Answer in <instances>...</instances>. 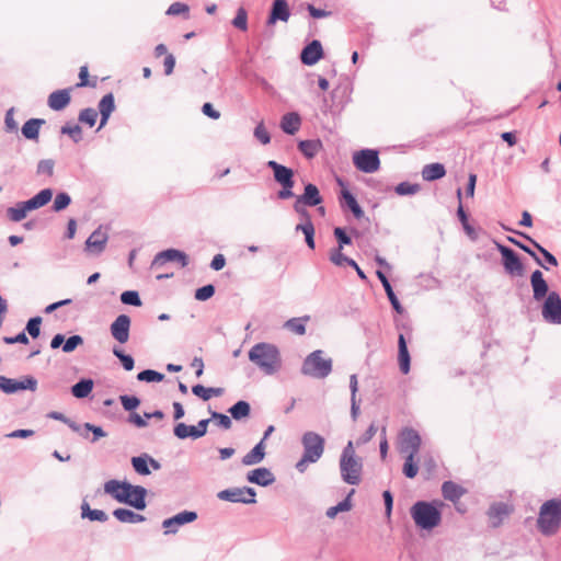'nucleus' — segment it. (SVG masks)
<instances>
[{"mask_svg":"<svg viewBox=\"0 0 561 561\" xmlns=\"http://www.w3.org/2000/svg\"><path fill=\"white\" fill-rule=\"evenodd\" d=\"M81 518L89 519L91 522L105 523L108 519V515L102 510H92L89 503L83 500L81 503Z\"/></svg>","mask_w":561,"mask_h":561,"instance_id":"c9c22d12","label":"nucleus"},{"mask_svg":"<svg viewBox=\"0 0 561 561\" xmlns=\"http://www.w3.org/2000/svg\"><path fill=\"white\" fill-rule=\"evenodd\" d=\"M70 101V89H60L49 94L47 103L53 111H62Z\"/></svg>","mask_w":561,"mask_h":561,"instance_id":"393cba45","label":"nucleus"},{"mask_svg":"<svg viewBox=\"0 0 561 561\" xmlns=\"http://www.w3.org/2000/svg\"><path fill=\"white\" fill-rule=\"evenodd\" d=\"M334 238L337 241V248L343 249L352 243V238L347 234L345 228L335 227L333 230Z\"/></svg>","mask_w":561,"mask_h":561,"instance_id":"69168bd1","label":"nucleus"},{"mask_svg":"<svg viewBox=\"0 0 561 561\" xmlns=\"http://www.w3.org/2000/svg\"><path fill=\"white\" fill-rule=\"evenodd\" d=\"M446 175L445 165L438 162L430 163L423 167L422 178L427 181H436Z\"/></svg>","mask_w":561,"mask_h":561,"instance_id":"f704fd0d","label":"nucleus"},{"mask_svg":"<svg viewBox=\"0 0 561 561\" xmlns=\"http://www.w3.org/2000/svg\"><path fill=\"white\" fill-rule=\"evenodd\" d=\"M514 512V506L505 502L492 503L488 511L486 516L490 520V527L499 528L505 518H507Z\"/></svg>","mask_w":561,"mask_h":561,"instance_id":"2eb2a0df","label":"nucleus"},{"mask_svg":"<svg viewBox=\"0 0 561 561\" xmlns=\"http://www.w3.org/2000/svg\"><path fill=\"white\" fill-rule=\"evenodd\" d=\"M265 457V444L260 440L247 455L241 459L242 465L253 466L260 463Z\"/></svg>","mask_w":561,"mask_h":561,"instance_id":"473e14b6","label":"nucleus"},{"mask_svg":"<svg viewBox=\"0 0 561 561\" xmlns=\"http://www.w3.org/2000/svg\"><path fill=\"white\" fill-rule=\"evenodd\" d=\"M323 148L320 139H306L298 142L299 151L307 158H314L319 151Z\"/></svg>","mask_w":561,"mask_h":561,"instance_id":"72a5a7b5","label":"nucleus"},{"mask_svg":"<svg viewBox=\"0 0 561 561\" xmlns=\"http://www.w3.org/2000/svg\"><path fill=\"white\" fill-rule=\"evenodd\" d=\"M561 527V500L551 499L546 501L539 510L537 528L541 535L550 537L558 533Z\"/></svg>","mask_w":561,"mask_h":561,"instance_id":"20e7f679","label":"nucleus"},{"mask_svg":"<svg viewBox=\"0 0 561 561\" xmlns=\"http://www.w3.org/2000/svg\"><path fill=\"white\" fill-rule=\"evenodd\" d=\"M228 412L230 413L231 419L241 421L250 416L251 405L245 400H239L228 409Z\"/></svg>","mask_w":561,"mask_h":561,"instance_id":"4c0bfd02","label":"nucleus"},{"mask_svg":"<svg viewBox=\"0 0 561 561\" xmlns=\"http://www.w3.org/2000/svg\"><path fill=\"white\" fill-rule=\"evenodd\" d=\"M290 16L289 5L286 0H273L271 11L267 18V25H273L277 21L287 22Z\"/></svg>","mask_w":561,"mask_h":561,"instance_id":"4be33fe9","label":"nucleus"},{"mask_svg":"<svg viewBox=\"0 0 561 561\" xmlns=\"http://www.w3.org/2000/svg\"><path fill=\"white\" fill-rule=\"evenodd\" d=\"M131 320L127 314H119L110 325L112 337L121 344L129 340Z\"/></svg>","mask_w":561,"mask_h":561,"instance_id":"f3484780","label":"nucleus"},{"mask_svg":"<svg viewBox=\"0 0 561 561\" xmlns=\"http://www.w3.org/2000/svg\"><path fill=\"white\" fill-rule=\"evenodd\" d=\"M530 286L533 288V298L536 301H542L548 297L549 285L540 270H536L530 275Z\"/></svg>","mask_w":561,"mask_h":561,"instance_id":"aec40b11","label":"nucleus"},{"mask_svg":"<svg viewBox=\"0 0 561 561\" xmlns=\"http://www.w3.org/2000/svg\"><path fill=\"white\" fill-rule=\"evenodd\" d=\"M324 351L316 350L308 354L301 365L300 373L314 379L327 378L333 369L331 357H324Z\"/></svg>","mask_w":561,"mask_h":561,"instance_id":"39448f33","label":"nucleus"},{"mask_svg":"<svg viewBox=\"0 0 561 561\" xmlns=\"http://www.w3.org/2000/svg\"><path fill=\"white\" fill-rule=\"evenodd\" d=\"M507 241L514 245H516L517 248H519L520 250H523L524 252H526L529 256H531V259L542 268L545 270H549V266H546L541 260V257L539 256V254H537V252L531 249L529 245L523 243L522 241L517 240L516 238L514 237H507Z\"/></svg>","mask_w":561,"mask_h":561,"instance_id":"c03bdc74","label":"nucleus"},{"mask_svg":"<svg viewBox=\"0 0 561 561\" xmlns=\"http://www.w3.org/2000/svg\"><path fill=\"white\" fill-rule=\"evenodd\" d=\"M173 434L179 439H186V438L198 439V438H201L197 434L195 425H187L182 422L175 424V426L173 428Z\"/></svg>","mask_w":561,"mask_h":561,"instance_id":"79ce46f5","label":"nucleus"},{"mask_svg":"<svg viewBox=\"0 0 561 561\" xmlns=\"http://www.w3.org/2000/svg\"><path fill=\"white\" fill-rule=\"evenodd\" d=\"M119 401L125 411L130 413L135 412V410L140 405L141 401L136 396L122 394L119 396Z\"/></svg>","mask_w":561,"mask_h":561,"instance_id":"13d9d810","label":"nucleus"},{"mask_svg":"<svg viewBox=\"0 0 561 561\" xmlns=\"http://www.w3.org/2000/svg\"><path fill=\"white\" fill-rule=\"evenodd\" d=\"M113 354L115 357H117L119 359V362L122 363V366L125 370L130 371L134 369L135 360L131 355L126 354L123 350H121L116 346L113 348Z\"/></svg>","mask_w":561,"mask_h":561,"instance_id":"5fc2aeb1","label":"nucleus"},{"mask_svg":"<svg viewBox=\"0 0 561 561\" xmlns=\"http://www.w3.org/2000/svg\"><path fill=\"white\" fill-rule=\"evenodd\" d=\"M107 240L108 236L106 231H103L102 227L100 226L87 239L84 250L99 255L105 250Z\"/></svg>","mask_w":561,"mask_h":561,"instance_id":"6ab92c4d","label":"nucleus"},{"mask_svg":"<svg viewBox=\"0 0 561 561\" xmlns=\"http://www.w3.org/2000/svg\"><path fill=\"white\" fill-rule=\"evenodd\" d=\"M53 195H54V192L51 188H49V187L43 188L38 193H36L33 197L25 201V203L27 204L26 206H28L31 211L39 209V208L44 207L45 205H47L51 201Z\"/></svg>","mask_w":561,"mask_h":561,"instance_id":"c85d7f7f","label":"nucleus"},{"mask_svg":"<svg viewBox=\"0 0 561 561\" xmlns=\"http://www.w3.org/2000/svg\"><path fill=\"white\" fill-rule=\"evenodd\" d=\"M134 470L140 476H149L151 473L148 465V454H141L131 458Z\"/></svg>","mask_w":561,"mask_h":561,"instance_id":"a18cd8bd","label":"nucleus"},{"mask_svg":"<svg viewBox=\"0 0 561 561\" xmlns=\"http://www.w3.org/2000/svg\"><path fill=\"white\" fill-rule=\"evenodd\" d=\"M115 99L112 92L105 94L98 104L99 113L112 114L115 111Z\"/></svg>","mask_w":561,"mask_h":561,"instance_id":"6e6d98bb","label":"nucleus"},{"mask_svg":"<svg viewBox=\"0 0 561 561\" xmlns=\"http://www.w3.org/2000/svg\"><path fill=\"white\" fill-rule=\"evenodd\" d=\"M266 167L273 171L274 181L280 185L277 192V198L285 201L295 197L293 188L295 186V171L275 160L266 162Z\"/></svg>","mask_w":561,"mask_h":561,"instance_id":"423d86ee","label":"nucleus"},{"mask_svg":"<svg viewBox=\"0 0 561 561\" xmlns=\"http://www.w3.org/2000/svg\"><path fill=\"white\" fill-rule=\"evenodd\" d=\"M415 457L416 455H407L403 463L402 472L409 479L415 478L419 472V466L415 461Z\"/></svg>","mask_w":561,"mask_h":561,"instance_id":"09e8293b","label":"nucleus"},{"mask_svg":"<svg viewBox=\"0 0 561 561\" xmlns=\"http://www.w3.org/2000/svg\"><path fill=\"white\" fill-rule=\"evenodd\" d=\"M340 204L343 209H348L356 219H362L365 215L354 194L346 188L341 191Z\"/></svg>","mask_w":561,"mask_h":561,"instance_id":"5701e85b","label":"nucleus"},{"mask_svg":"<svg viewBox=\"0 0 561 561\" xmlns=\"http://www.w3.org/2000/svg\"><path fill=\"white\" fill-rule=\"evenodd\" d=\"M254 137L262 144L267 145L271 142V135L264 126V123H259L254 128Z\"/></svg>","mask_w":561,"mask_h":561,"instance_id":"774afa93","label":"nucleus"},{"mask_svg":"<svg viewBox=\"0 0 561 561\" xmlns=\"http://www.w3.org/2000/svg\"><path fill=\"white\" fill-rule=\"evenodd\" d=\"M421 185L417 183L401 182L394 187V192L400 196L414 195L419 193Z\"/></svg>","mask_w":561,"mask_h":561,"instance_id":"3c124183","label":"nucleus"},{"mask_svg":"<svg viewBox=\"0 0 561 561\" xmlns=\"http://www.w3.org/2000/svg\"><path fill=\"white\" fill-rule=\"evenodd\" d=\"M354 493L355 490L352 489L344 500L339 502L336 505L329 507L325 512L327 517L335 518L339 513L348 512L352 508L351 497Z\"/></svg>","mask_w":561,"mask_h":561,"instance_id":"37998d69","label":"nucleus"},{"mask_svg":"<svg viewBox=\"0 0 561 561\" xmlns=\"http://www.w3.org/2000/svg\"><path fill=\"white\" fill-rule=\"evenodd\" d=\"M353 164L364 173H374L380 168L379 151L376 149H360L353 154Z\"/></svg>","mask_w":561,"mask_h":561,"instance_id":"0eeeda50","label":"nucleus"},{"mask_svg":"<svg viewBox=\"0 0 561 561\" xmlns=\"http://www.w3.org/2000/svg\"><path fill=\"white\" fill-rule=\"evenodd\" d=\"M385 291H386V295L393 308V310L399 313V314H402L404 312V308L402 307L401 302L399 301L397 295L394 294L393 291V288L391 286V284L387 285L383 287Z\"/></svg>","mask_w":561,"mask_h":561,"instance_id":"0e129e2a","label":"nucleus"},{"mask_svg":"<svg viewBox=\"0 0 561 561\" xmlns=\"http://www.w3.org/2000/svg\"><path fill=\"white\" fill-rule=\"evenodd\" d=\"M363 459L340 458V472L342 480L351 485H358L362 481Z\"/></svg>","mask_w":561,"mask_h":561,"instance_id":"9d476101","label":"nucleus"},{"mask_svg":"<svg viewBox=\"0 0 561 561\" xmlns=\"http://www.w3.org/2000/svg\"><path fill=\"white\" fill-rule=\"evenodd\" d=\"M112 514L121 523L138 524L146 520L144 515L124 507L115 508Z\"/></svg>","mask_w":561,"mask_h":561,"instance_id":"c756f323","label":"nucleus"},{"mask_svg":"<svg viewBox=\"0 0 561 561\" xmlns=\"http://www.w3.org/2000/svg\"><path fill=\"white\" fill-rule=\"evenodd\" d=\"M71 204V196L67 192H59L55 196L54 203L51 205V210L55 213H60L65 210Z\"/></svg>","mask_w":561,"mask_h":561,"instance_id":"49530a36","label":"nucleus"},{"mask_svg":"<svg viewBox=\"0 0 561 561\" xmlns=\"http://www.w3.org/2000/svg\"><path fill=\"white\" fill-rule=\"evenodd\" d=\"M497 251L502 255V265L505 272L511 276H523L525 273L524 264L519 255L510 247H506L497 241H494Z\"/></svg>","mask_w":561,"mask_h":561,"instance_id":"6e6552de","label":"nucleus"},{"mask_svg":"<svg viewBox=\"0 0 561 561\" xmlns=\"http://www.w3.org/2000/svg\"><path fill=\"white\" fill-rule=\"evenodd\" d=\"M323 57L322 44L318 39L311 41L300 51V60L305 66H313Z\"/></svg>","mask_w":561,"mask_h":561,"instance_id":"a211bd4d","label":"nucleus"},{"mask_svg":"<svg viewBox=\"0 0 561 561\" xmlns=\"http://www.w3.org/2000/svg\"><path fill=\"white\" fill-rule=\"evenodd\" d=\"M301 126V117L297 112H289L282 116L280 128L287 135H295Z\"/></svg>","mask_w":561,"mask_h":561,"instance_id":"bb28decb","label":"nucleus"},{"mask_svg":"<svg viewBox=\"0 0 561 561\" xmlns=\"http://www.w3.org/2000/svg\"><path fill=\"white\" fill-rule=\"evenodd\" d=\"M399 449L407 455H417L422 439L419 432L412 427H404L400 432Z\"/></svg>","mask_w":561,"mask_h":561,"instance_id":"ddd939ff","label":"nucleus"},{"mask_svg":"<svg viewBox=\"0 0 561 561\" xmlns=\"http://www.w3.org/2000/svg\"><path fill=\"white\" fill-rule=\"evenodd\" d=\"M104 492L118 503L130 506L136 511H144L147 507L148 490L142 485H135L126 480L112 479L104 483Z\"/></svg>","mask_w":561,"mask_h":561,"instance_id":"f257e3e1","label":"nucleus"},{"mask_svg":"<svg viewBox=\"0 0 561 561\" xmlns=\"http://www.w3.org/2000/svg\"><path fill=\"white\" fill-rule=\"evenodd\" d=\"M210 420L215 421L222 430H230L232 426L231 417L217 411H210Z\"/></svg>","mask_w":561,"mask_h":561,"instance_id":"e2e57ef3","label":"nucleus"},{"mask_svg":"<svg viewBox=\"0 0 561 561\" xmlns=\"http://www.w3.org/2000/svg\"><path fill=\"white\" fill-rule=\"evenodd\" d=\"M443 502L439 501H417L411 508V517L422 530H432L439 526L442 523V506Z\"/></svg>","mask_w":561,"mask_h":561,"instance_id":"7ed1b4c3","label":"nucleus"},{"mask_svg":"<svg viewBox=\"0 0 561 561\" xmlns=\"http://www.w3.org/2000/svg\"><path fill=\"white\" fill-rule=\"evenodd\" d=\"M167 262H178L182 267L190 263L188 255L178 249H167L157 253L151 262V268H160Z\"/></svg>","mask_w":561,"mask_h":561,"instance_id":"4468645a","label":"nucleus"},{"mask_svg":"<svg viewBox=\"0 0 561 561\" xmlns=\"http://www.w3.org/2000/svg\"><path fill=\"white\" fill-rule=\"evenodd\" d=\"M296 197L299 198L300 203L307 204L308 207L319 206L323 202L318 186L313 183H307L304 187V193Z\"/></svg>","mask_w":561,"mask_h":561,"instance_id":"b1692460","label":"nucleus"},{"mask_svg":"<svg viewBox=\"0 0 561 561\" xmlns=\"http://www.w3.org/2000/svg\"><path fill=\"white\" fill-rule=\"evenodd\" d=\"M217 497L226 502L244 504L243 486L221 490L217 493Z\"/></svg>","mask_w":561,"mask_h":561,"instance_id":"e433bc0d","label":"nucleus"},{"mask_svg":"<svg viewBox=\"0 0 561 561\" xmlns=\"http://www.w3.org/2000/svg\"><path fill=\"white\" fill-rule=\"evenodd\" d=\"M137 380L142 382H161L164 375L153 369H145L137 374Z\"/></svg>","mask_w":561,"mask_h":561,"instance_id":"de8ad7c7","label":"nucleus"},{"mask_svg":"<svg viewBox=\"0 0 561 561\" xmlns=\"http://www.w3.org/2000/svg\"><path fill=\"white\" fill-rule=\"evenodd\" d=\"M36 389L37 379L31 375L24 376L22 379L0 375V390L5 394H13L22 390L36 391Z\"/></svg>","mask_w":561,"mask_h":561,"instance_id":"9b49d317","label":"nucleus"},{"mask_svg":"<svg viewBox=\"0 0 561 561\" xmlns=\"http://www.w3.org/2000/svg\"><path fill=\"white\" fill-rule=\"evenodd\" d=\"M94 387V381L91 378H81L73 386H71V394L76 399H84L90 396Z\"/></svg>","mask_w":561,"mask_h":561,"instance_id":"7c9ffc66","label":"nucleus"},{"mask_svg":"<svg viewBox=\"0 0 561 561\" xmlns=\"http://www.w3.org/2000/svg\"><path fill=\"white\" fill-rule=\"evenodd\" d=\"M44 124L45 119L43 118H30L23 124L21 133L25 139L38 141L39 129Z\"/></svg>","mask_w":561,"mask_h":561,"instance_id":"cd10ccee","label":"nucleus"},{"mask_svg":"<svg viewBox=\"0 0 561 561\" xmlns=\"http://www.w3.org/2000/svg\"><path fill=\"white\" fill-rule=\"evenodd\" d=\"M248 357L251 363L256 365L267 376L276 374L282 368L280 352L272 343H256L250 348Z\"/></svg>","mask_w":561,"mask_h":561,"instance_id":"f03ea898","label":"nucleus"},{"mask_svg":"<svg viewBox=\"0 0 561 561\" xmlns=\"http://www.w3.org/2000/svg\"><path fill=\"white\" fill-rule=\"evenodd\" d=\"M541 314L546 322L561 324V297L551 290L542 302Z\"/></svg>","mask_w":561,"mask_h":561,"instance_id":"f8f14e48","label":"nucleus"},{"mask_svg":"<svg viewBox=\"0 0 561 561\" xmlns=\"http://www.w3.org/2000/svg\"><path fill=\"white\" fill-rule=\"evenodd\" d=\"M216 293L213 284L204 285L195 290L194 298L198 301H206L210 299Z\"/></svg>","mask_w":561,"mask_h":561,"instance_id":"052dcab7","label":"nucleus"},{"mask_svg":"<svg viewBox=\"0 0 561 561\" xmlns=\"http://www.w3.org/2000/svg\"><path fill=\"white\" fill-rule=\"evenodd\" d=\"M25 201L18 202L14 206L9 207L7 209L8 218L13 222H20L26 218L27 213H30L28 206Z\"/></svg>","mask_w":561,"mask_h":561,"instance_id":"58836bf2","label":"nucleus"},{"mask_svg":"<svg viewBox=\"0 0 561 561\" xmlns=\"http://www.w3.org/2000/svg\"><path fill=\"white\" fill-rule=\"evenodd\" d=\"M197 517L198 515L194 511H182L162 522V527L165 529L164 534H175L179 527L195 522Z\"/></svg>","mask_w":561,"mask_h":561,"instance_id":"dca6fc26","label":"nucleus"},{"mask_svg":"<svg viewBox=\"0 0 561 561\" xmlns=\"http://www.w3.org/2000/svg\"><path fill=\"white\" fill-rule=\"evenodd\" d=\"M274 473L265 467L255 468L247 473V481L260 486H268L275 482Z\"/></svg>","mask_w":561,"mask_h":561,"instance_id":"412c9836","label":"nucleus"},{"mask_svg":"<svg viewBox=\"0 0 561 561\" xmlns=\"http://www.w3.org/2000/svg\"><path fill=\"white\" fill-rule=\"evenodd\" d=\"M192 392L194 396L201 398L204 401H208L211 397H219L224 393V388H215V387H205L201 383H197L192 387Z\"/></svg>","mask_w":561,"mask_h":561,"instance_id":"a19ab883","label":"nucleus"},{"mask_svg":"<svg viewBox=\"0 0 561 561\" xmlns=\"http://www.w3.org/2000/svg\"><path fill=\"white\" fill-rule=\"evenodd\" d=\"M84 340L79 334L70 335L68 339L65 337L62 352L64 353H72L78 346L82 345Z\"/></svg>","mask_w":561,"mask_h":561,"instance_id":"680f3d73","label":"nucleus"},{"mask_svg":"<svg viewBox=\"0 0 561 561\" xmlns=\"http://www.w3.org/2000/svg\"><path fill=\"white\" fill-rule=\"evenodd\" d=\"M98 119V111L93 107H85L80 111L78 121L82 124H87L89 127H93Z\"/></svg>","mask_w":561,"mask_h":561,"instance_id":"8fccbe9b","label":"nucleus"},{"mask_svg":"<svg viewBox=\"0 0 561 561\" xmlns=\"http://www.w3.org/2000/svg\"><path fill=\"white\" fill-rule=\"evenodd\" d=\"M42 321L39 316L30 318L25 325V333L27 332L32 339H37L41 335Z\"/></svg>","mask_w":561,"mask_h":561,"instance_id":"603ef678","label":"nucleus"},{"mask_svg":"<svg viewBox=\"0 0 561 561\" xmlns=\"http://www.w3.org/2000/svg\"><path fill=\"white\" fill-rule=\"evenodd\" d=\"M310 320L309 316L291 318L284 323V329L297 334H306V323Z\"/></svg>","mask_w":561,"mask_h":561,"instance_id":"ea45409f","label":"nucleus"},{"mask_svg":"<svg viewBox=\"0 0 561 561\" xmlns=\"http://www.w3.org/2000/svg\"><path fill=\"white\" fill-rule=\"evenodd\" d=\"M304 456L311 459V463L317 462L324 451V438L316 432L308 431L301 437Z\"/></svg>","mask_w":561,"mask_h":561,"instance_id":"1a4fd4ad","label":"nucleus"},{"mask_svg":"<svg viewBox=\"0 0 561 561\" xmlns=\"http://www.w3.org/2000/svg\"><path fill=\"white\" fill-rule=\"evenodd\" d=\"M231 23L236 28L240 31L248 30V13L244 8L240 7L237 10L236 16L233 18Z\"/></svg>","mask_w":561,"mask_h":561,"instance_id":"bf43d9fd","label":"nucleus"},{"mask_svg":"<svg viewBox=\"0 0 561 561\" xmlns=\"http://www.w3.org/2000/svg\"><path fill=\"white\" fill-rule=\"evenodd\" d=\"M466 493V490L454 481H445L442 485V494L445 500L457 502Z\"/></svg>","mask_w":561,"mask_h":561,"instance_id":"2f4dec72","label":"nucleus"},{"mask_svg":"<svg viewBox=\"0 0 561 561\" xmlns=\"http://www.w3.org/2000/svg\"><path fill=\"white\" fill-rule=\"evenodd\" d=\"M398 362L401 373L407 375L411 368V356L403 333H400L398 336Z\"/></svg>","mask_w":561,"mask_h":561,"instance_id":"a878e982","label":"nucleus"},{"mask_svg":"<svg viewBox=\"0 0 561 561\" xmlns=\"http://www.w3.org/2000/svg\"><path fill=\"white\" fill-rule=\"evenodd\" d=\"M342 250L343 249L336 248L330 252V261L336 266H343L344 264L348 265V262L352 260L351 257L344 255Z\"/></svg>","mask_w":561,"mask_h":561,"instance_id":"338daca9","label":"nucleus"},{"mask_svg":"<svg viewBox=\"0 0 561 561\" xmlns=\"http://www.w3.org/2000/svg\"><path fill=\"white\" fill-rule=\"evenodd\" d=\"M119 298L122 304L127 306L140 307L142 305L139 293L137 290H125L121 294Z\"/></svg>","mask_w":561,"mask_h":561,"instance_id":"4d7b16f0","label":"nucleus"},{"mask_svg":"<svg viewBox=\"0 0 561 561\" xmlns=\"http://www.w3.org/2000/svg\"><path fill=\"white\" fill-rule=\"evenodd\" d=\"M60 133L62 135H68L75 144H78L82 140V128L78 124H66L60 128Z\"/></svg>","mask_w":561,"mask_h":561,"instance_id":"864d4df0","label":"nucleus"}]
</instances>
